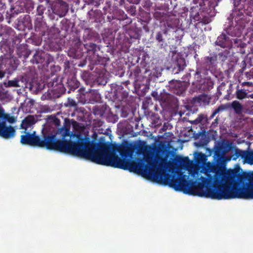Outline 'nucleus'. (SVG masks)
<instances>
[{"instance_id":"1","label":"nucleus","mask_w":253,"mask_h":253,"mask_svg":"<svg viewBox=\"0 0 253 253\" xmlns=\"http://www.w3.org/2000/svg\"><path fill=\"white\" fill-rule=\"evenodd\" d=\"M208 172L196 170L192 174L198 185L190 189L189 194L217 200L253 199V177L245 184L241 179L236 180L229 175H215L212 178Z\"/></svg>"},{"instance_id":"2","label":"nucleus","mask_w":253,"mask_h":253,"mask_svg":"<svg viewBox=\"0 0 253 253\" xmlns=\"http://www.w3.org/2000/svg\"><path fill=\"white\" fill-rule=\"evenodd\" d=\"M49 149L90 160L96 164L110 166L115 168L126 169L128 162L122 160L113 153H110L108 149L104 147L96 150H93L89 147L79 145L57 141L52 144Z\"/></svg>"},{"instance_id":"3","label":"nucleus","mask_w":253,"mask_h":253,"mask_svg":"<svg viewBox=\"0 0 253 253\" xmlns=\"http://www.w3.org/2000/svg\"><path fill=\"white\" fill-rule=\"evenodd\" d=\"M25 135H21V143L22 144L34 146L42 147L43 142L40 141L38 136L35 135V132L33 133L25 132Z\"/></svg>"},{"instance_id":"4","label":"nucleus","mask_w":253,"mask_h":253,"mask_svg":"<svg viewBox=\"0 0 253 253\" xmlns=\"http://www.w3.org/2000/svg\"><path fill=\"white\" fill-rule=\"evenodd\" d=\"M0 136L5 138H10V126L5 125V119L0 115Z\"/></svg>"},{"instance_id":"5","label":"nucleus","mask_w":253,"mask_h":253,"mask_svg":"<svg viewBox=\"0 0 253 253\" xmlns=\"http://www.w3.org/2000/svg\"><path fill=\"white\" fill-rule=\"evenodd\" d=\"M58 134H60L62 136L63 139H65L67 136H70V140L74 137H76L78 139H80L79 135L71 134L69 130L65 127L61 128L59 130Z\"/></svg>"},{"instance_id":"6","label":"nucleus","mask_w":253,"mask_h":253,"mask_svg":"<svg viewBox=\"0 0 253 253\" xmlns=\"http://www.w3.org/2000/svg\"><path fill=\"white\" fill-rule=\"evenodd\" d=\"M245 151H242L241 150H236L234 153L231 156V157L229 158L227 161H229L232 159L233 160H236L238 159L241 158L242 161H244L245 157Z\"/></svg>"},{"instance_id":"7","label":"nucleus","mask_w":253,"mask_h":253,"mask_svg":"<svg viewBox=\"0 0 253 253\" xmlns=\"http://www.w3.org/2000/svg\"><path fill=\"white\" fill-rule=\"evenodd\" d=\"M34 119L32 117H28L26 118L22 123L21 124V127L25 129H27V128L34 124Z\"/></svg>"},{"instance_id":"8","label":"nucleus","mask_w":253,"mask_h":253,"mask_svg":"<svg viewBox=\"0 0 253 253\" xmlns=\"http://www.w3.org/2000/svg\"><path fill=\"white\" fill-rule=\"evenodd\" d=\"M243 163L244 164L248 163L250 165H253V152H249L245 151Z\"/></svg>"},{"instance_id":"9","label":"nucleus","mask_w":253,"mask_h":253,"mask_svg":"<svg viewBox=\"0 0 253 253\" xmlns=\"http://www.w3.org/2000/svg\"><path fill=\"white\" fill-rule=\"evenodd\" d=\"M232 106L236 111H239L241 109V104L238 102L236 101L233 102Z\"/></svg>"},{"instance_id":"10","label":"nucleus","mask_w":253,"mask_h":253,"mask_svg":"<svg viewBox=\"0 0 253 253\" xmlns=\"http://www.w3.org/2000/svg\"><path fill=\"white\" fill-rule=\"evenodd\" d=\"M246 93L242 90H238L237 92V98L240 99L244 98L246 97Z\"/></svg>"},{"instance_id":"11","label":"nucleus","mask_w":253,"mask_h":253,"mask_svg":"<svg viewBox=\"0 0 253 253\" xmlns=\"http://www.w3.org/2000/svg\"><path fill=\"white\" fill-rule=\"evenodd\" d=\"M7 97V94L5 92L2 91L0 92V100L4 102L5 101V98Z\"/></svg>"},{"instance_id":"12","label":"nucleus","mask_w":253,"mask_h":253,"mask_svg":"<svg viewBox=\"0 0 253 253\" xmlns=\"http://www.w3.org/2000/svg\"><path fill=\"white\" fill-rule=\"evenodd\" d=\"M8 85L12 86H17V83L16 82H14V81H9L8 82Z\"/></svg>"},{"instance_id":"13","label":"nucleus","mask_w":253,"mask_h":253,"mask_svg":"<svg viewBox=\"0 0 253 253\" xmlns=\"http://www.w3.org/2000/svg\"><path fill=\"white\" fill-rule=\"evenodd\" d=\"M4 73L2 71H0V78H2L4 77Z\"/></svg>"},{"instance_id":"14","label":"nucleus","mask_w":253,"mask_h":253,"mask_svg":"<svg viewBox=\"0 0 253 253\" xmlns=\"http://www.w3.org/2000/svg\"><path fill=\"white\" fill-rule=\"evenodd\" d=\"M9 121L10 122H14V118H11L10 120H9Z\"/></svg>"}]
</instances>
